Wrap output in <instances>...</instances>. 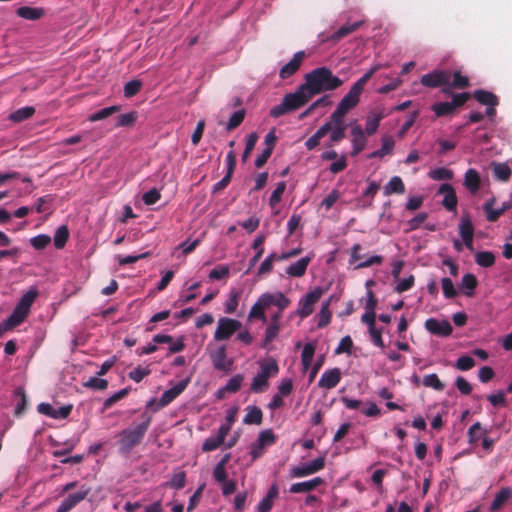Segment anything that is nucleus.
<instances>
[{
	"label": "nucleus",
	"instance_id": "f257e3e1",
	"mask_svg": "<svg viewBox=\"0 0 512 512\" xmlns=\"http://www.w3.org/2000/svg\"><path fill=\"white\" fill-rule=\"evenodd\" d=\"M379 69L380 65H374L352 85L330 116L334 124H340L345 115L359 104L365 85Z\"/></svg>",
	"mask_w": 512,
	"mask_h": 512
},
{
	"label": "nucleus",
	"instance_id": "f03ea898",
	"mask_svg": "<svg viewBox=\"0 0 512 512\" xmlns=\"http://www.w3.org/2000/svg\"><path fill=\"white\" fill-rule=\"evenodd\" d=\"M344 81L334 75L326 66L317 67L304 76V85L312 97L324 92L335 91Z\"/></svg>",
	"mask_w": 512,
	"mask_h": 512
},
{
	"label": "nucleus",
	"instance_id": "7ed1b4c3",
	"mask_svg": "<svg viewBox=\"0 0 512 512\" xmlns=\"http://www.w3.org/2000/svg\"><path fill=\"white\" fill-rule=\"evenodd\" d=\"M291 301L287 298L282 292L275 293H263L259 296L257 301L253 304L248 314L249 320L258 319L263 322L267 321V317L265 315V311L270 306H276L278 310L283 311L289 305Z\"/></svg>",
	"mask_w": 512,
	"mask_h": 512
},
{
	"label": "nucleus",
	"instance_id": "20e7f679",
	"mask_svg": "<svg viewBox=\"0 0 512 512\" xmlns=\"http://www.w3.org/2000/svg\"><path fill=\"white\" fill-rule=\"evenodd\" d=\"M142 418L143 421L140 424L136 425L133 428L124 429L119 433L118 443L120 453H130L132 449L138 446L144 439V436L151 424L152 417L147 413H143Z\"/></svg>",
	"mask_w": 512,
	"mask_h": 512
},
{
	"label": "nucleus",
	"instance_id": "39448f33",
	"mask_svg": "<svg viewBox=\"0 0 512 512\" xmlns=\"http://www.w3.org/2000/svg\"><path fill=\"white\" fill-rule=\"evenodd\" d=\"M312 98V95L308 92V89L305 88L303 83L295 92L286 94L282 102L271 109L270 116L279 118L289 112L298 110L306 105Z\"/></svg>",
	"mask_w": 512,
	"mask_h": 512
},
{
	"label": "nucleus",
	"instance_id": "423d86ee",
	"mask_svg": "<svg viewBox=\"0 0 512 512\" xmlns=\"http://www.w3.org/2000/svg\"><path fill=\"white\" fill-rule=\"evenodd\" d=\"M38 296V291L31 288L22 295L11 315L5 320L6 328H14L20 325L28 316L30 308Z\"/></svg>",
	"mask_w": 512,
	"mask_h": 512
},
{
	"label": "nucleus",
	"instance_id": "0eeeda50",
	"mask_svg": "<svg viewBox=\"0 0 512 512\" xmlns=\"http://www.w3.org/2000/svg\"><path fill=\"white\" fill-rule=\"evenodd\" d=\"M242 323L233 318L221 317L218 320L217 328L214 332V339L216 341H224L230 339V337L240 331Z\"/></svg>",
	"mask_w": 512,
	"mask_h": 512
},
{
	"label": "nucleus",
	"instance_id": "6e6552de",
	"mask_svg": "<svg viewBox=\"0 0 512 512\" xmlns=\"http://www.w3.org/2000/svg\"><path fill=\"white\" fill-rule=\"evenodd\" d=\"M323 293L324 290L317 287L302 297L298 303L297 315L301 318L310 316L314 311V305L320 300Z\"/></svg>",
	"mask_w": 512,
	"mask_h": 512
},
{
	"label": "nucleus",
	"instance_id": "1a4fd4ad",
	"mask_svg": "<svg viewBox=\"0 0 512 512\" xmlns=\"http://www.w3.org/2000/svg\"><path fill=\"white\" fill-rule=\"evenodd\" d=\"M450 79V71L436 69L430 73L424 74L420 79V83L425 87L438 88L442 86H447V84H449Z\"/></svg>",
	"mask_w": 512,
	"mask_h": 512
},
{
	"label": "nucleus",
	"instance_id": "9d476101",
	"mask_svg": "<svg viewBox=\"0 0 512 512\" xmlns=\"http://www.w3.org/2000/svg\"><path fill=\"white\" fill-rule=\"evenodd\" d=\"M90 491L89 487L82 485L77 492L69 494L61 501L56 512H70L89 495Z\"/></svg>",
	"mask_w": 512,
	"mask_h": 512
},
{
	"label": "nucleus",
	"instance_id": "9b49d317",
	"mask_svg": "<svg viewBox=\"0 0 512 512\" xmlns=\"http://www.w3.org/2000/svg\"><path fill=\"white\" fill-rule=\"evenodd\" d=\"M189 378L183 379L172 388L166 390L157 402V407L153 408L154 411L162 409L173 402L188 386Z\"/></svg>",
	"mask_w": 512,
	"mask_h": 512
},
{
	"label": "nucleus",
	"instance_id": "f8f14e48",
	"mask_svg": "<svg viewBox=\"0 0 512 512\" xmlns=\"http://www.w3.org/2000/svg\"><path fill=\"white\" fill-rule=\"evenodd\" d=\"M230 432V425H221L217 431L216 436H211L205 439L202 444L204 452L214 451L219 448L225 441L226 436Z\"/></svg>",
	"mask_w": 512,
	"mask_h": 512
},
{
	"label": "nucleus",
	"instance_id": "ddd939ff",
	"mask_svg": "<svg viewBox=\"0 0 512 512\" xmlns=\"http://www.w3.org/2000/svg\"><path fill=\"white\" fill-rule=\"evenodd\" d=\"M438 194H443L442 205L449 212H456L457 210V195L454 187L449 183H444L439 187Z\"/></svg>",
	"mask_w": 512,
	"mask_h": 512
},
{
	"label": "nucleus",
	"instance_id": "4468645a",
	"mask_svg": "<svg viewBox=\"0 0 512 512\" xmlns=\"http://www.w3.org/2000/svg\"><path fill=\"white\" fill-rule=\"evenodd\" d=\"M425 328L434 335L441 336V337H447L449 336L453 328L449 321L442 320L439 321L435 318H429L425 321Z\"/></svg>",
	"mask_w": 512,
	"mask_h": 512
},
{
	"label": "nucleus",
	"instance_id": "2eb2a0df",
	"mask_svg": "<svg viewBox=\"0 0 512 512\" xmlns=\"http://www.w3.org/2000/svg\"><path fill=\"white\" fill-rule=\"evenodd\" d=\"M211 360L216 370L229 372L233 366V360L227 359L226 346H220L216 351L211 353Z\"/></svg>",
	"mask_w": 512,
	"mask_h": 512
},
{
	"label": "nucleus",
	"instance_id": "dca6fc26",
	"mask_svg": "<svg viewBox=\"0 0 512 512\" xmlns=\"http://www.w3.org/2000/svg\"><path fill=\"white\" fill-rule=\"evenodd\" d=\"M495 204V198H491L487 200L483 205V210L486 213V218L489 222H496L499 217L507 210L512 207L511 202H503L501 207L498 209H494L493 206Z\"/></svg>",
	"mask_w": 512,
	"mask_h": 512
},
{
	"label": "nucleus",
	"instance_id": "f3484780",
	"mask_svg": "<svg viewBox=\"0 0 512 512\" xmlns=\"http://www.w3.org/2000/svg\"><path fill=\"white\" fill-rule=\"evenodd\" d=\"M304 57L305 53L303 51L295 53L293 58L280 69L279 77L281 79H287L295 74L299 70Z\"/></svg>",
	"mask_w": 512,
	"mask_h": 512
},
{
	"label": "nucleus",
	"instance_id": "a211bd4d",
	"mask_svg": "<svg viewBox=\"0 0 512 512\" xmlns=\"http://www.w3.org/2000/svg\"><path fill=\"white\" fill-rule=\"evenodd\" d=\"M341 380V371L339 368L326 370L318 381V386L324 389L336 387Z\"/></svg>",
	"mask_w": 512,
	"mask_h": 512
},
{
	"label": "nucleus",
	"instance_id": "6ab92c4d",
	"mask_svg": "<svg viewBox=\"0 0 512 512\" xmlns=\"http://www.w3.org/2000/svg\"><path fill=\"white\" fill-rule=\"evenodd\" d=\"M351 134L352 139V156L358 155L366 146V138L364 131L360 125H356L352 128Z\"/></svg>",
	"mask_w": 512,
	"mask_h": 512
},
{
	"label": "nucleus",
	"instance_id": "aec40b11",
	"mask_svg": "<svg viewBox=\"0 0 512 512\" xmlns=\"http://www.w3.org/2000/svg\"><path fill=\"white\" fill-rule=\"evenodd\" d=\"M459 231L465 246L473 249L474 227L469 218L463 217L459 224Z\"/></svg>",
	"mask_w": 512,
	"mask_h": 512
},
{
	"label": "nucleus",
	"instance_id": "412c9836",
	"mask_svg": "<svg viewBox=\"0 0 512 512\" xmlns=\"http://www.w3.org/2000/svg\"><path fill=\"white\" fill-rule=\"evenodd\" d=\"M464 186L471 194H476L481 188V178L475 169H468L464 176Z\"/></svg>",
	"mask_w": 512,
	"mask_h": 512
},
{
	"label": "nucleus",
	"instance_id": "4be33fe9",
	"mask_svg": "<svg viewBox=\"0 0 512 512\" xmlns=\"http://www.w3.org/2000/svg\"><path fill=\"white\" fill-rule=\"evenodd\" d=\"M512 498V488L503 487L498 493H496L494 500L492 501L489 510L490 512L499 511L510 499Z\"/></svg>",
	"mask_w": 512,
	"mask_h": 512
},
{
	"label": "nucleus",
	"instance_id": "5701e85b",
	"mask_svg": "<svg viewBox=\"0 0 512 512\" xmlns=\"http://www.w3.org/2000/svg\"><path fill=\"white\" fill-rule=\"evenodd\" d=\"M323 479L320 477H315L311 480L304 481V482H298L294 483L290 486V492L291 493H304V492H310L323 484Z\"/></svg>",
	"mask_w": 512,
	"mask_h": 512
},
{
	"label": "nucleus",
	"instance_id": "b1692460",
	"mask_svg": "<svg viewBox=\"0 0 512 512\" xmlns=\"http://www.w3.org/2000/svg\"><path fill=\"white\" fill-rule=\"evenodd\" d=\"M279 490L277 485H272L267 495L258 504L257 512H270L274 500L278 497Z\"/></svg>",
	"mask_w": 512,
	"mask_h": 512
},
{
	"label": "nucleus",
	"instance_id": "393cba45",
	"mask_svg": "<svg viewBox=\"0 0 512 512\" xmlns=\"http://www.w3.org/2000/svg\"><path fill=\"white\" fill-rule=\"evenodd\" d=\"M311 261L310 257H303L286 268V273L292 277H302Z\"/></svg>",
	"mask_w": 512,
	"mask_h": 512
},
{
	"label": "nucleus",
	"instance_id": "a878e982",
	"mask_svg": "<svg viewBox=\"0 0 512 512\" xmlns=\"http://www.w3.org/2000/svg\"><path fill=\"white\" fill-rule=\"evenodd\" d=\"M473 97L482 105L486 106H498L499 98L494 93L486 90H475Z\"/></svg>",
	"mask_w": 512,
	"mask_h": 512
},
{
	"label": "nucleus",
	"instance_id": "bb28decb",
	"mask_svg": "<svg viewBox=\"0 0 512 512\" xmlns=\"http://www.w3.org/2000/svg\"><path fill=\"white\" fill-rule=\"evenodd\" d=\"M362 24H363L362 21H357V22L352 23V24H345V25L341 26L337 31H335L329 37V40H331L333 42H338L341 39H343L344 37H346L349 34H351L352 32H354L357 29H359L362 26Z\"/></svg>",
	"mask_w": 512,
	"mask_h": 512
},
{
	"label": "nucleus",
	"instance_id": "cd10ccee",
	"mask_svg": "<svg viewBox=\"0 0 512 512\" xmlns=\"http://www.w3.org/2000/svg\"><path fill=\"white\" fill-rule=\"evenodd\" d=\"M470 86V81L468 77L461 74L460 71H455L453 73V80H449V84H447V88H444L443 91L445 93H449L451 89H465Z\"/></svg>",
	"mask_w": 512,
	"mask_h": 512
},
{
	"label": "nucleus",
	"instance_id": "c85d7f7f",
	"mask_svg": "<svg viewBox=\"0 0 512 512\" xmlns=\"http://www.w3.org/2000/svg\"><path fill=\"white\" fill-rule=\"evenodd\" d=\"M395 141L391 136H384L382 138V147L368 155L369 159L382 158L390 154L394 148Z\"/></svg>",
	"mask_w": 512,
	"mask_h": 512
},
{
	"label": "nucleus",
	"instance_id": "c756f323",
	"mask_svg": "<svg viewBox=\"0 0 512 512\" xmlns=\"http://www.w3.org/2000/svg\"><path fill=\"white\" fill-rule=\"evenodd\" d=\"M42 8H34L29 6H22L16 10V14L26 20H38L44 15Z\"/></svg>",
	"mask_w": 512,
	"mask_h": 512
},
{
	"label": "nucleus",
	"instance_id": "7c9ffc66",
	"mask_svg": "<svg viewBox=\"0 0 512 512\" xmlns=\"http://www.w3.org/2000/svg\"><path fill=\"white\" fill-rule=\"evenodd\" d=\"M405 192V185L399 176L392 177L384 187V195L390 196L392 194H403Z\"/></svg>",
	"mask_w": 512,
	"mask_h": 512
},
{
	"label": "nucleus",
	"instance_id": "2f4dec72",
	"mask_svg": "<svg viewBox=\"0 0 512 512\" xmlns=\"http://www.w3.org/2000/svg\"><path fill=\"white\" fill-rule=\"evenodd\" d=\"M34 114L35 108L33 106H25L11 113L8 119L14 123H20L30 119Z\"/></svg>",
	"mask_w": 512,
	"mask_h": 512
},
{
	"label": "nucleus",
	"instance_id": "473e14b6",
	"mask_svg": "<svg viewBox=\"0 0 512 512\" xmlns=\"http://www.w3.org/2000/svg\"><path fill=\"white\" fill-rule=\"evenodd\" d=\"M279 372V366L275 359L268 358L262 362H260V374L264 375L268 379L270 377H274Z\"/></svg>",
	"mask_w": 512,
	"mask_h": 512
},
{
	"label": "nucleus",
	"instance_id": "72a5a7b5",
	"mask_svg": "<svg viewBox=\"0 0 512 512\" xmlns=\"http://www.w3.org/2000/svg\"><path fill=\"white\" fill-rule=\"evenodd\" d=\"M264 241H265V237L263 235L258 236L253 241L252 247H253V249L257 250V254H255L250 259L249 267H248L247 271L245 272V274H248L250 272V270L256 265V263L261 259L262 255L264 253V248H263Z\"/></svg>",
	"mask_w": 512,
	"mask_h": 512
},
{
	"label": "nucleus",
	"instance_id": "f704fd0d",
	"mask_svg": "<svg viewBox=\"0 0 512 512\" xmlns=\"http://www.w3.org/2000/svg\"><path fill=\"white\" fill-rule=\"evenodd\" d=\"M494 177L501 182H507L511 177V169L506 163H492Z\"/></svg>",
	"mask_w": 512,
	"mask_h": 512
},
{
	"label": "nucleus",
	"instance_id": "c9c22d12",
	"mask_svg": "<svg viewBox=\"0 0 512 512\" xmlns=\"http://www.w3.org/2000/svg\"><path fill=\"white\" fill-rule=\"evenodd\" d=\"M248 412L247 414L245 415L244 419H243V422L245 424H256V425H260L262 423V419H263V413L261 411V409L257 406H249L247 408Z\"/></svg>",
	"mask_w": 512,
	"mask_h": 512
},
{
	"label": "nucleus",
	"instance_id": "e433bc0d",
	"mask_svg": "<svg viewBox=\"0 0 512 512\" xmlns=\"http://www.w3.org/2000/svg\"><path fill=\"white\" fill-rule=\"evenodd\" d=\"M478 285V280L475 275L467 273L462 277L461 288L465 290V295L471 297L474 294V290Z\"/></svg>",
	"mask_w": 512,
	"mask_h": 512
},
{
	"label": "nucleus",
	"instance_id": "4c0bfd02",
	"mask_svg": "<svg viewBox=\"0 0 512 512\" xmlns=\"http://www.w3.org/2000/svg\"><path fill=\"white\" fill-rule=\"evenodd\" d=\"M14 394L19 398V401L15 407L14 415L20 417L27 408L28 399L25 390L22 387H17L14 391Z\"/></svg>",
	"mask_w": 512,
	"mask_h": 512
},
{
	"label": "nucleus",
	"instance_id": "58836bf2",
	"mask_svg": "<svg viewBox=\"0 0 512 512\" xmlns=\"http://www.w3.org/2000/svg\"><path fill=\"white\" fill-rule=\"evenodd\" d=\"M120 110H121V106H119V105L105 107V108L100 109L97 112L91 114L89 116V121L96 122V121L106 119L109 116L113 115L114 113L119 112Z\"/></svg>",
	"mask_w": 512,
	"mask_h": 512
},
{
	"label": "nucleus",
	"instance_id": "ea45409f",
	"mask_svg": "<svg viewBox=\"0 0 512 512\" xmlns=\"http://www.w3.org/2000/svg\"><path fill=\"white\" fill-rule=\"evenodd\" d=\"M314 354H315V345L312 343L305 344V346L302 350V354H301V362H302L304 371H306L310 368Z\"/></svg>",
	"mask_w": 512,
	"mask_h": 512
},
{
	"label": "nucleus",
	"instance_id": "a19ab883",
	"mask_svg": "<svg viewBox=\"0 0 512 512\" xmlns=\"http://www.w3.org/2000/svg\"><path fill=\"white\" fill-rule=\"evenodd\" d=\"M269 387V379L258 373L252 380L250 390L253 393H263Z\"/></svg>",
	"mask_w": 512,
	"mask_h": 512
},
{
	"label": "nucleus",
	"instance_id": "79ce46f5",
	"mask_svg": "<svg viewBox=\"0 0 512 512\" xmlns=\"http://www.w3.org/2000/svg\"><path fill=\"white\" fill-rule=\"evenodd\" d=\"M432 111L435 113L437 117H443L447 115H452L456 109L451 103L449 102H438L433 104Z\"/></svg>",
	"mask_w": 512,
	"mask_h": 512
},
{
	"label": "nucleus",
	"instance_id": "37998d69",
	"mask_svg": "<svg viewBox=\"0 0 512 512\" xmlns=\"http://www.w3.org/2000/svg\"><path fill=\"white\" fill-rule=\"evenodd\" d=\"M68 238H69V230H68L67 226H65V225L60 226L54 234V246L57 249L64 248L68 241Z\"/></svg>",
	"mask_w": 512,
	"mask_h": 512
},
{
	"label": "nucleus",
	"instance_id": "c03bdc74",
	"mask_svg": "<svg viewBox=\"0 0 512 512\" xmlns=\"http://www.w3.org/2000/svg\"><path fill=\"white\" fill-rule=\"evenodd\" d=\"M475 262L481 267L488 268L494 265L495 256L490 251L478 252L475 255Z\"/></svg>",
	"mask_w": 512,
	"mask_h": 512
},
{
	"label": "nucleus",
	"instance_id": "a18cd8bd",
	"mask_svg": "<svg viewBox=\"0 0 512 512\" xmlns=\"http://www.w3.org/2000/svg\"><path fill=\"white\" fill-rule=\"evenodd\" d=\"M422 384L425 387L433 388L436 391H443L445 388V385L435 373L425 375L423 377Z\"/></svg>",
	"mask_w": 512,
	"mask_h": 512
},
{
	"label": "nucleus",
	"instance_id": "49530a36",
	"mask_svg": "<svg viewBox=\"0 0 512 512\" xmlns=\"http://www.w3.org/2000/svg\"><path fill=\"white\" fill-rule=\"evenodd\" d=\"M138 118V113L136 111H131L126 114H121L117 116L116 127H130L135 124Z\"/></svg>",
	"mask_w": 512,
	"mask_h": 512
},
{
	"label": "nucleus",
	"instance_id": "de8ad7c7",
	"mask_svg": "<svg viewBox=\"0 0 512 512\" xmlns=\"http://www.w3.org/2000/svg\"><path fill=\"white\" fill-rule=\"evenodd\" d=\"M240 296H241L240 291L235 290V289L230 291L229 298L227 299V301L225 303V312L227 314H233L236 311V309L238 307Z\"/></svg>",
	"mask_w": 512,
	"mask_h": 512
},
{
	"label": "nucleus",
	"instance_id": "09e8293b",
	"mask_svg": "<svg viewBox=\"0 0 512 512\" xmlns=\"http://www.w3.org/2000/svg\"><path fill=\"white\" fill-rule=\"evenodd\" d=\"M430 178L436 181L451 180L454 176L451 169L440 167L429 172Z\"/></svg>",
	"mask_w": 512,
	"mask_h": 512
},
{
	"label": "nucleus",
	"instance_id": "8fccbe9b",
	"mask_svg": "<svg viewBox=\"0 0 512 512\" xmlns=\"http://www.w3.org/2000/svg\"><path fill=\"white\" fill-rule=\"evenodd\" d=\"M142 81L139 79H133L124 85V96L131 98L138 94L142 88Z\"/></svg>",
	"mask_w": 512,
	"mask_h": 512
},
{
	"label": "nucleus",
	"instance_id": "3c124183",
	"mask_svg": "<svg viewBox=\"0 0 512 512\" xmlns=\"http://www.w3.org/2000/svg\"><path fill=\"white\" fill-rule=\"evenodd\" d=\"M275 260L278 261V255L276 253H271L270 255H268L265 258V260L261 263L257 275L263 276L270 273L273 269V263Z\"/></svg>",
	"mask_w": 512,
	"mask_h": 512
},
{
	"label": "nucleus",
	"instance_id": "603ef678",
	"mask_svg": "<svg viewBox=\"0 0 512 512\" xmlns=\"http://www.w3.org/2000/svg\"><path fill=\"white\" fill-rule=\"evenodd\" d=\"M243 380H244V377L242 374H236V375L232 376L228 380L226 385L223 387V391H226L229 393L237 392L240 389Z\"/></svg>",
	"mask_w": 512,
	"mask_h": 512
},
{
	"label": "nucleus",
	"instance_id": "864d4df0",
	"mask_svg": "<svg viewBox=\"0 0 512 512\" xmlns=\"http://www.w3.org/2000/svg\"><path fill=\"white\" fill-rule=\"evenodd\" d=\"M331 321V312L329 310V302L322 305L320 312L318 313V328L326 327Z\"/></svg>",
	"mask_w": 512,
	"mask_h": 512
},
{
	"label": "nucleus",
	"instance_id": "5fc2aeb1",
	"mask_svg": "<svg viewBox=\"0 0 512 512\" xmlns=\"http://www.w3.org/2000/svg\"><path fill=\"white\" fill-rule=\"evenodd\" d=\"M244 118H245V110L244 109L235 111L231 115V117H230V119H229V121L227 123L226 129L228 131H232V130L236 129L238 126L241 125V123L243 122Z\"/></svg>",
	"mask_w": 512,
	"mask_h": 512
},
{
	"label": "nucleus",
	"instance_id": "6e6d98bb",
	"mask_svg": "<svg viewBox=\"0 0 512 512\" xmlns=\"http://www.w3.org/2000/svg\"><path fill=\"white\" fill-rule=\"evenodd\" d=\"M257 140H258V135L255 132L248 135L247 140H246L245 149L242 153V162L245 163L248 160L251 152L255 148Z\"/></svg>",
	"mask_w": 512,
	"mask_h": 512
},
{
	"label": "nucleus",
	"instance_id": "4d7b16f0",
	"mask_svg": "<svg viewBox=\"0 0 512 512\" xmlns=\"http://www.w3.org/2000/svg\"><path fill=\"white\" fill-rule=\"evenodd\" d=\"M166 485L177 490L184 488L186 485V473L184 471L175 473Z\"/></svg>",
	"mask_w": 512,
	"mask_h": 512
},
{
	"label": "nucleus",
	"instance_id": "13d9d810",
	"mask_svg": "<svg viewBox=\"0 0 512 512\" xmlns=\"http://www.w3.org/2000/svg\"><path fill=\"white\" fill-rule=\"evenodd\" d=\"M51 242V237L46 234H39L30 239L32 247L36 250H42L46 248Z\"/></svg>",
	"mask_w": 512,
	"mask_h": 512
},
{
	"label": "nucleus",
	"instance_id": "bf43d9fd",
	"mask_svg": "<svg viewBox=\"0 0 512 512\" xmlns=\"http://www.w3.org/2000/svg\"><path fill=\"white\" fill-rule=\"evenodd\" d=\"M275 442H276V437L271 429L261 431L258 436V440H257V443L263 447L273 445Z\"/></svg>",
	"mask_w": 512,
	"mask_h": 512
},
{
	"label": "nucleus",
	"instance_id": "052dcab7",
	"mask_svg": "<svg viewBox=\"0 0 512 512\" xmlns=\"http://www.w3.org/2000/svg\"><path fill=\"white\" fill-rule=\"evenodd\" d=\"M286 189V183L281 181L277 184L275 190L272 192L270 199H269V205L273 208L275 207L282 198L283 193Z\"/></svg>",
	"mask_w": 512,
	"mask_h": 512
},
{
	"label": "nucleus",
	"instance_id": "680f3d73",
	"mask_svg": "<svg viewBox=\"0 0 512 512\" xmlns=\"http://www.w3.org/2000/svg\"><path fill=\"white\" fill-rule=\"evenodd\" d=\"M129 393V389L128 388H124L116 393H114L112 396H110L109 398H107L104 403H103V409L104 410H107L109 409L110 407H112L116 402H118L119 400L123 399L124 397H126Z\"/></svg>",
	"mask_w": 512,
	"mask_h": 512
},
{
	"label": "nucleus",
	"instance_id": "e2e57ef3",
	"mask_svg": "<svg viewBox=\"0 0 512 512\" xmlns=\"http://www.w3.org/2000/svg\"><path fill=\"white\" fill-rule=\"evenodd\" d=\"M279 332L280 325L269 324L265 331V337L262 346L267 347L278 336Z\"/></svg>",
	"mask_w": 512,
	"mask_h": 512
},
{
	"label": "nucleus",
	"instance_id": "0e129e2a",
	"mask_svg": "<svg viewBox=\"0 0 512 512\" xmlns=\"http://www.w3.org/2000/svg\"><path fill=\"white\" fill-rule=\"evenodd\" d=\"M475 366V361L471 356L464 355L457 359L455 367L460 371H467Z\"/></svg>",
	"mask_w": 512,
	"mask_h": 512
},
{
	"label": "nucleus",
	"instance_id": "69168bd1",
	"mask_svg": "<svg viewBox=\"0 0 512 512\" xmlns=\"http://www.w3.org/2000/svg\"><path fill=\"white\" fill-rule=\"evenodd\" d=\"M443 294L447 299L454 298L457 295L454 284L450 278H443L441 280Z\"/></svg>",
	"mask_w": 512,
	"mask_h": 512
},
{
	"label": "nucleus",
	"instance_id": "338daca9",
	"mask_svg": "<svg viewBox=\"0 0 512 512\" xmlns=\"http://www.w3.org/2000/svg\"><path fill=\"white\" fill-rule=\"evenodd\" d=\"M229 271L230 270L227 265H219L210 271L209 278L211 280H221L228 277Z\"/></svg>",
	"mask_w": 512,
	"mask_h": 512
},
{
	"label": "nucleus",
	"instance_id": "774afa93",
	"mask_svg": "<svg viewBox=\"0 0 512 512\" xmlns=\"http://www.w3.org/2000/svg\"><path fill=\"white\" fill-rule=\"evenodd\" d=\"M415 283V278L413 275H410L407 278L399 280L397 285L394 287V291L397 293H403L405 291L410 290Z\"/></svg>",
	"mask_w": 512,
	"mask_h": 512
}]
</instances>
